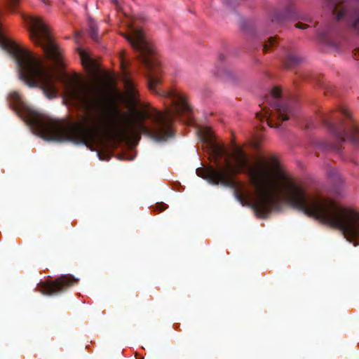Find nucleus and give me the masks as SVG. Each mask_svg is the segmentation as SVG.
<instances>
[{"label":"nucleus","mask_w":359,"mask_h":359,"mask_svg":"<svg viewBox=\"0 0 359 359\" xmlns=\"http://www.w3.org/2000/svg\"><path fill=\"white\" fill-rule=\"evenodd\" d=\"M341 142L351 141V142L359 145V139H338Z\"/></svg>","instance_id":"obj_19"},{"label":"nucleus","mask_w":359,"mask_h":359,"mask_svg":"<svg viewBox=\"0 0 359 359\" xmlns=\"http://www.w3.org/2000/svg\"><path fill=\"white\" fill-rule=\"evenodd\" d=\"M302 57L297 53L286 50L285 57L283 59V65L286 69H292L302 62Z\"/></svg>","instance_id":"obj_11"},{"label":"nucleus","mask_w":359,"mask_h":359,"mask_svg":"<svg viewBox=\"0 0 359 359\" xmlns=\"http://www.w3.org/2000/svg\"><path fill=\"white\" fill-rule=\"evenodd\" d=\"M353 56L355 60H359V48H357L353 51Z\"/></svg>","instance_id":"obj_22"},{"label":"nucleus","mask_w":359,"mask_h":359,"mask_svg":"<svg viewBox=\"0 0 359 359\" xmlns=\"http://www.w3.org/2000/svg\"><path fill=\"white\" fill-rule=\"evenodd\" d=\"M168 208V205L164 203H157L154 207V211L161 212Z\"/></svg>","instance_id":"obj_15"},{"label":"nucleus","mask_w":359,"mask_h":359,"mask_svg":"<svg viewBox=\"0 0 359 359\" xmlns=\"http://www.w3.org/2000/svg\"><path fill=\"white\" fill-rule=\"evenodd\" d=\"M44 4H48V0H41Z\"/></svg>","instance_id":"obj_27"},{"label":"nucleus","mask_w":359,"mask_h":359,"mask_svg":"<svg viewBox=\"0 0 359 359\" xmlns=\"http://www.w3.org/2000/svg\"><path fill=\"white\" fill-rule=\"evenodd\" d=\"M214 154L217 168H198L196 170L197 175L211 184L234 188L236 198L243 203L250 199L251 195L242 190L243 184L236 182L234 176L245 172L256 192L254 201L249 205L257 217L266 218L271 211H280L283 200L305 215L339 229L355 246L359 245V214L331 198L309 195L301 184L280 169L275 158L250 165L248 155L241 148L236 147L233 152L235 164H233L223 146H215Z\"/></svg>","instance_id":"obj_2"},{"label":"nucleus","mask_w":359,"mask_h":359,"mask_svg":"<svg viewBox=\"0 0 359 359\" xmlns=\"http://www.w3.org/2000/svg\"><path fill=\"white\" fill-rule=\"evenodd\" d=\"M283 91H269L265 97V101L274 111L266 110L264 114L257 113V118H266L267 125L271 128H278L280 121L288 120L295 114L297 102L294 97L283 99Z\"/></svg>","instance_id":"obj_5"},{"label":"nucleus","mask_w":359,"mask_h":359,"mask_svg":"<svg viewBox=\"0 0 359 359\" xmlns=\"http://www.w3.org/2000/svg\"><path fill=\"white\" fill-rule=\"evenodd\" d=\"M23 19L29 29L33 43L42 48L46 58L53 62L55 67H62L61 53L53 42L49 29L43 20L31 15H24Z\"/></svg>","instance_id":"obj_4"},{"label":"nucleus","mask_w":359,"mask_h":359,"mask_svg":"<svg viewBox=\"0 0 359 359\" xmlns=\"http://www.w3.org/2000/svg\"><path fill=\"white\" fill-rule=\"evenodd\" d=\"M218 57H219V60L221 61L224 60L226 58V55L224 53H220Z\"/></svg>","instance_id":"obj_24"},{"label":"nucleus","mask_w":359,"mask_h":359,"mask_svg":"<svg viewBox=\"0 0 359 359\" xmlns=\"http://www.w3.org/2000/svg\"><path fill=\"white\" fill-rule=\"evenodd\" d=\"M88 32L90 38L95 41H98L99 37L97 34V27L95 22L91 18L88 20Z\"/></svg>","instance_id":"obj_12"},{"label":"nucleus","mask_w":359,"mask_h":359,"mask_svg":"<svg viewBox=\"0 0 359 359\" xmlns=\"http://www.w3.org/2000/svg\"><path fill=\"white\" fill-rule=\"evenodd\" d=\"M320 87L325 88V90H330L332 88V86L327 83H320Z\"/></svg>","instance_id":"obj_21"},{"label":"nucleus","mask_w":359,"mask_h":359,"mask_svg":"<svg viewBox=\"0 0 359 359\" xmlns=\"http://www.w3.org/2000/svg\"><path fill=\"white\" fill-rule=\"evenodd\" d=\"M19 1L20 0H10L9 1V7L12 11H15V6L18 5Z\"/></svg>","instance_id":"obj_18"},{"label":"nucleus","mask_w":359,"mask_h":359,"mask_svg":"<svg viewBox=\"0 0 359 359\" xmlns=\"http://www.w3.org/2000/svg\"><path fill=\"white\" fill-rule=\"evenodd\" d=\"M271 90H283V89H282V87H280V86H274Z\"/></svg>","instance_id":"obj_25"},{"label":"nucleus","mask_w":359,"mask_h":359,"mask_svg":"<svg viewBox=\"0 0 359 359\" xmlns=\"http://www.w3.org/2000/svg\"><path fill=\"white\" fill-rule=\"evenodd\" d=\"M328 176L332 181L341 180V177L336 170H330L328 172Z\"/></svg>","instance_id":"obj_16"},{"label":"nucleus","mask_w":359,"mask_h":359,"mask_svg":"<svg viewBox=\"0 0 359 359\" xmlns=\"http://www.w3.org/2000/svg\"><path fill=\"white\" fill-rule=\"evenodd\" d=\"M295 27L298 29H305L309 27V26L306 24H304L302 22H297L295 25Z\"/></svg>","instance_id":"obj_20"},{"label":"nucleus","mask_w":359,"mask_h":359,"mask_svg":"<svg viewBox=\"0 0 359 359\" xmlns=\"http://www.w3.org/2000/svg\"><path fill=\"white\" fill-rule=\"evenodd\" d=\"M200 133L201 134V137L203 140V141L209 142L212 141L214 135L213 132L210 128H202L200 130Z\"/></svg>","instance_id":"obj_14"},{"label":"nucleus","mask_w":359,"mask_h":359,"mask_svg":"<svg viewBox=\"0 0 359 359\" xmlns=\"http://www.w3.org/2000/svg\"><path fill=\"white\" fill-rule=\"evenodd\" d=\"M97 155H98V156H99L100 160H105V158L104 157V154L103 152L99 151L97 153Z\"/></svg>","instance_id":"obj_23"},{"label":"nucleus","mask_w":359,"mask_h":359,"mask_svg":"<svg viewBox=\"0 0 359 359\" xmlns=\"http://www.w3.org/2000/svg\"><path fill=\"white\" fill-rule=\"evenodd\" d=\"M337 20L344 19L347 31L359 36V0H325Z\"/></svg>","instance_id":"obj_6"},{"label":"nucleus","mask_w":359,"mask_h":359,"mask_svg":"<svg viewBox=\"0 0 359 359\" xmlns=\"http://www.w3.org/2000/svg\"><path fill=\"white\" fill-rule=\"evenodd\" d=\"M114 3H116L117 0H112Z\"/></svg>","instance_id":"obj_28"},{"label":"nucleus","mask_w":359,"mask_h":359,"mask_svg":"<svg viewBox=\"0 0 359 359\" xmlns=\"http://www.w3.org/2000/svg\"><path fill=\"white\" fill-rule=\"evenodd\" d=\"M296 15L295 0H280L279 7L272 12L271 21L276 25H280L286 19L294 17Z\"/></svg>","instance_id":"obj_8"},{"label":"nucleus","mask_w":359,"mask_h":359,"mask_svg":"<svg viewBox=\"0 0 359 359\" xmlns=\"http://www.w3.org/2000/svg\"><path fill=\"white\" fill-rule=\"evenodd\" d=\"M264 44L262 45V50L264 53H266L270 50L271 48L276 46L278 44L277 38L275 36H271L268 39L267 41H264Z\"/></svg>","instance_id":"obj_13"},{"label":"nucleus","mask_w":359,"mask_h":359,"mask_svg":"<svg viewBox=\"0 0 359 359\" xmlns=\"http://www.w3.org/2000/svg\"><path fill=\"white\" fill-rule=\"evenodd\" d=\"M119 60L121 69V81L124 86L123 90H137L135 81L132 76L131 71L129 68V63L123 53L120 55Z\"/></svg>","instance_id":"obj_9"},{"label":"nucleus","mask_w":359,"mask_h":359,"mask_svg":"<svg viewBox=\"0 0 359 359\" xmlns=\"http://www.w3.org/2000/svg\"><path fill=\"white\" fill-rule=\"evenodd\" d=\"M212 73L215 76L222 77L225 82L235 86H239L244 81L241 74L229 69L220 70L217 67L212 71Z\"/></svg>","instance_id":"obj_10"},{"label":"nucleus","mask_w":359,"mask_h":359,"mask_svg":"<svg viewBox=\"0 0 359 359\" xmlns=\"http://www.w3.org/2000/svg\"><path fill=\"white\" fill-rule=\"evenodd\" d=\"M325 43H327L328 46L334 48H336V49H338L339 47V43L337 41L334 40V39H325Z\"/></svg>","instance_id":"obj_17"},{"label":"nucleus","mask_w":359,"mask_h":359,"mask_svg":"<svg viewBox=\"0 0 359 359\" xmlns=\"http://www.w3.org/2000/svg\"><path fill=\"white\" fill-rule=\"evenodd\" d=\"M302 20H304L306 22H311V19H309V18H302Z\"/></svg>","instance_id":"obj_26"},{"label":"nucleus","mask_w":359,"mask_h":359,"mask_svg":"<svg viewBox=\"0 0 359 359\" xmlns=\"http://www.w3.org/2000/svg\"><path fill=\"white\" fill-rule=\"evenodd\" d=\"M123 36L137 52L139 60L147 70L146 78L149 90H155L161 83V67L153 45L146 39L142 29L133 25Z\"/></svg>","instance_id":"obj_3"},{"label":"nucleus","mask_w":359,"mask_h":359,"mask_svg":"<svg viewBox=\"0 0 359 359\" xmlns=\"http://www.w3.org/2000/svg\"><path fill=\"white\" fill-rule=\"evenodd\" d=\"M78 283L79 279L72 275H62L55 280L40 283L39 290L45 295H57Z\"/></svg>","instance_id":"obj_7"},{"label":"nucleus","mask_w":359,"mask_h":359,"mask_svg":"<svg viewBox=\"0 0 359 359\" xmlns=\"http://www.w3.org/2000/svg\"><path fill=\"white\" fill-rule=\"evenodd\" d=\"M43 91L49 100L58 96L62 102L82 111L84 114L80 123L57 120L29 109L18 91H13L8 99L11 107L17 113L25 111L29 117V125L44 140L56 142L69 141L76 144H87L96 135L114 129L112 137L122 142L128 138L145 135L156 141H165L172 136V124L175 116H179L186 124L194 123L193 110L187 97L179 91H157L167 100V104L175 108V111L165 113L156 110H136V91L130 93L129 102L134 109V117L127 120V126L122 127L123 114L116 103L105 93L117 91Z\"/></svg>","instance_id":"obj_1"}]
</instances>
